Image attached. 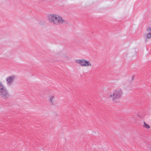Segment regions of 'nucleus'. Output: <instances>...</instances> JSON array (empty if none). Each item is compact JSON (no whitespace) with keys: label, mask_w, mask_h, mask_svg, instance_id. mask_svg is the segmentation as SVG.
Returning <instances> with one entry per match:
<instances>
[{"label":"nucleus","mask_w":151,"mask_h":151,"mask_svg":"<svg viewBox=\"0 0 151 151\" xmlns=\"http://www.w3.org/2000/svg\"><path fill=\"white\" fill-rule=\"evenodd\" d=\"M47 18L50 22L56 25L64 24L65 22L61 16L57 14H50L48 15Z\"/></svg>","instance_id":"1"},{"label":"nucleus","mask_w":151,"mask_h":151,"mask_svg":"<svg viewBox=\"0 0 151 151\" xmlns=\"http://www.w3.org/2000/svg\"><path fill=\"white\" fill-rule=\"evenodd\" d=\"M123 93V91L121 89L112 90L107 94L106 97L113 101H116L121 97Z\"/></svg>","instance_id":"2"},{"label":"nucleus","mask_w":151,"mask_h":151,"mask_svg":"<svg viewBox=\"0 0 151 151\" xmlns=\"http://www.w3.org/2000/svg\"><path fill=\"white\" fill-rule=\"evenodd\" d=\"M75 61L76 63L81 67H91L92 66V64L90 61L84 59L76 60Z\"/></svg>","instance_id":"3"},{"label":"nucleus","mask_w":151,"mask_h":151,"mask_svg":"<svg viewBox=\"0 0 151 151\" xmlns=\"http://www.w3.org/2000/svg\"><path fill=\"white\" fill-rule=\"evenodd\" d=\"M10 96L9 93L6 87L0 90V97L3 99L6 100Z\"/></svg>","instance_id":"4"},{"label":"nucleus","mask_w":151,"mask_h":151,"mask_svg":"<svg viewBox=\"0 0 151 151\" xmlns=\"http://www.w3.org/2000/svg\"><path fill=\"white\" fill-rule=\"evenodd\" d=\"M16 78L15 75L10 76L7 77L6 79L7 85L9 86H11L13 84Z\"/></svg>","instance_id":"5"},{"label":"nucleus","mask_w":151,"mask_h":151,"mask_svg":"<svg viewBox=\"0 0 151 151\" xmlns=\"http://www.w3.org/2000/svg\"><path fill=\"white\" fill-rule=\"evenodd\" d=\"M54 98L55 96L53 95H50L49 96V101L50 105H55Z\"/></svg>","instance_id":"6"},{"label":"nucleus","mask_w":151,"mask_h":151,"mask_svg":"<svg viewBox=\"0 0 151 151\" xmlns=\"http://www.w3.org/2000/svg\"><path fill=\"white\" fill-rule=\"evenodd\" d=\"M151 38V33L149 32L146 35L145 39V41L147 42V39H150Z\"/></svg>","instance_id":"7"},{"label":"nucleus","mask_w":151,"mask_h":151,"mask_svg":"<svg viewBox=\"0 0 151 151\" xmlns=\"http://www.w3.org/2000/svg\"><path fill=\"white\" fill-rule=\"evenodd\" d=\"M63 58L68 60H69L70 59V58L68 56V55L65 54L63 56Z\"/></svg>","instance_id":"8"},{"label":"nucleus","mask_w":151,"mask_h":151,"mask_svg":"<svg viewBox=\"0 0 151 151\" xmlns=\"http://www.w3.org/2000/svg\"><path fill=\"white\" fill-rule=\"evenodd\" d=\"M5 87L4 86L2 82L0 81V90H1Z\"/></svg>","instance_id":"9"},{"label":"nucleus","mask_w":151,"mask_h":151,"mask_svg":"<svg viewBox=\"0 0 151 151\" xmlns=\"http://www.w3.org/2000/svg\"><path fill=\"white\" fill-rule=\"evenodd\" d=\"M143 126L144 127H146L147 128H149L150 127L149 126L146 124L145 122H144Z\"/></svg>","instance_id":"10"},{"label":"nucleus","mask_w":151,"mask_h":151,"mask_svg":"<svg viewBox=\"0 0 151 151\" xmlns=\"http://www.w3.org/2000/svg\"><path fill=\"white\" fill-rule=\"evenodd\" d=\"M133 78H134V76H132V81H133Z\"/></svg>","instance_id":"11"},{"label":"nucleus","mask_w":151,"mask_h":151,"mask_svg":"<svg viewBox=\"0 0 151 151\" xmlns=\"http://www.w3.org/2000/svg\"><path fill=\"white\" fill-rule=\"evenodd\" d=\"M93 133H95V134H96V132H93Z\"/></svg>","instance_id":"12"},{"label":"nucleus","mask_w":151,"mask_h":151,"mask_svg":"<svg viewBox=\"0 0 151 151\" xmlns=\"http://www.w3.org/2000/svg\"><path fill=\"white\" fill-rule=\"evenodd\" d=\"M42 22V24H44V22Z\"/></svg>","instance_id":"13"}]
</instances>
